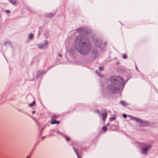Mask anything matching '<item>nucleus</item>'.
<instances>
[{"mask_svg": "<svg viewBox=\"0 0 158 158\" xmlns=\"http://www.w3.org/2000/svg\"><path fill=\"white\" fill-rule=\"evenodd\" d=\"M48 45V44L47 43V41H45V44H39L38 45V47L40 48H46Z\"/></svg>", "mask_w": 158, "mask_h": 158, "instance_id": "5", "label": "nucleus"}, {"mask_svg": "<svg viewBox=\"0 0 158 158\" xmlns=\"http://www.w3.org/2000/svg\"><path fill=\"white\" fill-rule=\"evenodd\" d=\"M99 70L100 71H102L104 70V67L102 66L100 67L99 68Z\"/></svg>", "mask_w": 158, "mask_h": 158, "instance_id": "18", "label": "nucleus"}, {"mask_svg": "<svg viewBox=\"0 0 158 158\" xmlns=\"http://www.w3.org/2000/svg\"><path fill=\"white\" fill-rule=\"evenodd\" d=\"M66 141H69L70 140L69 138L68 137H66Z\"/></svg>", "mask_w": 158, "mask_h": 158, "instance_id": "20", "label": "nucleus"}, {"mask_svg": "<svg viewBox=\"0 0 158 158\" xmlns=\"http://www.w3.org/2000/svg\"><path fill=\"white\" fill-rule=\"evenodd\" d=\"M135 119L137 123H139L141 126H145V125L142 122V120L140 119Z\"/></svg>", "mask_w": 158, "mask_h": 158, "instance_id": "7", "label": "nucleus"}, {"mask_svg": "<svg viewBox=\"0 0 158 158\" xmlns=\"http://www.w3.org/2000/svg\"><path fill=\"white\" fill-rule=\"evenodd\" d=\"M128 117H130L131 118V116L129 115Z\"/></svg>", "mask_w": 158, "mask_h": 158, "instance_id": "25", "label": "nucleus"}, {"mask_svg": "<svg viewBox=\"0 0 158 158\" xmlns=\"http://www.w3.org/2000/svg\"><path fill=\"white\" fill-rule=\"evenodd\" d=\"M150 147L151 146H150L146 145L145 148L142 149V153L144 154H147Z\"/></svg>", "mask_w": 158, "mask_h": 158, "instance_id": "4", "label": "nucleus"}, {"mask_svg": "<svg viewBox=\"0 0 158 158\" xmlns=\"http://www.w3.org/2000/svg\"><path fill=\"white\" fill-rule=\"evenodd\" d=\"M59 118V115H54L52 116V118Z\"/></svg>", "mask_w": 158, "mask_h": 158, "instance_id": "12", "label": "nucleus"}, {"mask_svg": "<svg viewBox=\"0 0 158 158\" xmlns=\"http://www.w3.org/2000/svg\"><path fill=\"white\" fill-rule=\"evenodd\" d=\"M58 56L61 57L62 56V55L60 54H58Z\"/></svg>", "mask_w": 158, "mask_h": 158, "instance_id": "23", "label": "nucleus"}, {"mask_svg": "<svg viewBox=\"0 0 158 158\" xmlns=\"http://www.w3.org/2000/svg\"><path fill=\"white\" fill-rule=\"evenodd\" d=\"M123 57L124 59H126L127 58V55L126 54H124L123 55Z\"/></svg>", "mask_w": 158, "mask_h": 158, "instance_id": "16", "label": "nucleus"}, {"mask_svg": "<svg viewBox=\"0 0 158 158\" xmlns=\"http://www.w3.org/2000/svg\"><path fill=\"white\" fill-rule=\"evenodd\" d=\"M100 76V77H102V75Z\"/></svg>", "mask_w": 158, "mask_h": 158, "instance_id": "31", "label": "nucleus"}, {"mask_svg": "<svg viewBox=\"0 0 158 158\" xmlns=\"http://www.w3.org/2000/svg\"><path fill=\"white\" fill-rule=\"evenodd\" d=\"M45 73V72H44L42 71H39L37 73V75L38 76L41 75L42 74Z\"/></svg>", "mask_w": 158, "mask_h": 158, "instance_id": "10", "label": "nucleus"}, {"mask_svg": "<svg viewBox=\"0 0 158 158\" xmlns=\"http://www.w3.org/2000/svg\"><path fill=\"white\" fill-rule=\"evenodd\" d=\"M35 113V111H32V114H34V113Z\"/></svg>", "mask_w": 158, "mask_h": 158, "instance_id": "24", "label": "nucleus"}, {"mask_svg": "<svg viewBox=\"0 0 158 158\" xmlns=\"http://www.w3.org/2000/svg\"><path fill=\"white\" fill-rule=\"evenodd\" d=\"M6 12L8 13H9L10 12V11L9 10H6Z\"/></svg>", "mask_w": 158, "mask_h": 158, "instance_id": "22", "label": "nucleus"}, {"mask_svg": "<svg viewBox=\"0 0 158 158\" xmlns=\"http://www.w3.org/2000/svg\"><path fill=\"white\" fill-rule=\"evenodd\" d=\"M110 80L112 83L110 85V89L114 92L119 91L120 87L123 86L125 83L124 80L120 77L112 76Z\"/></svg>", "mask_w": 158, "mask_h": 158, "instance_id": "2", "label": "nucleus"}, {"mask_svg": "<svg viewBox=\"0 0 158 158\" xmlns=\"http://www.w3.org/2000/svg\"><path fill=\"white\" fill-rule=\"evenodd\" d=\"M136 69H137H137H138V68H137V67H136Z\"/></svg>", "mask_w": 158, "mask_h": 158, "instance_id": "32", "label": "nucleus"}, {"mask_svg": "<svg viewBox=\"0 0 158 158\" xmlns=\"http://www.w3.org/2000/svg\"><path fill=\"white\" fill-rule=\"evenodd\" d=\"M109 118L112 119V118H113L111 117V118Z\"/></svg>", "mask_w": 158, "mask_h": 158, "instance_id": "26", "label": "nucleus"}, {"mask_svg": "<svg viewBox=\"0 0 158 158\" xmlns=\"http://www.w3.org/2000/svg\"><path fill=\"white\" fill-rule=\"evenodd\" d=\"M35 101H34L32 103L30 104V106H33L35 104Z\"/></svg>", "mask_w": 158, "mask_h": 158, "instance_id": "19", "label": "nucleus"}, {"mask_svg": "<svg viewBox=\"0 0 158 158\" xmlns=\"http://www.w3.org/2000/svg\"><path fill=\"white\" fill-rule=\"evenodd\" d=\"M123 117L124 118H126L127 117V115L126 114H123Z\"/></svg>", "mask_w": 158, "mask_h": 158, "instance_id": "21", "label": "nucleus"}, {"mask_svg": "<svg viewBox=\"0 0 158 158\" xmlns=\"http://www.w3.org/2000/svg\"><path fill=\"white\" fill-rule=\"evenodd\" d=\"M105 119H103V121L104 122L105 121Z\"/></svg>", "mask_w": 158, "mask_h": 158, "instance_id": "29", "label": "nucleus"}, {"mask_svg": "<svg viewBox=\"0 0 158 158\" xmlns=\"http://www.w3.org/2000/svg\"><path fill=\"white\" fill-rule=\"evenodd\" d=\"M135 118V119H136V118Z\"/></svg>", "mask_w": 158, "mask_h": 158, "instance_id": "28", "label": "nucleus"}, {"mask_svg": "<svg viewBox=\"0 0 158 158\" xmlns=\"http://www.w3.org/2000/svg\"><path fill=\"white\" fill-rule=\"evenodd\" d=\"M94 112L100 115V117H101L102 116L103 118H106L107 117V112L106 111H104L103 113L101 114L99 111L97 109L95 110Z\"/></svg>", "mask_w": 158, "mask_h": 158, "instance_id": "3", "label": "nucleus"}, {"mask_svg": "<svg viewBox=\"0 0 158 158\" xmlns=\"http://www.w3.org/2000/svg\"><path fill=\"white\" fill-rule=\"evenodd\" d=\"M54 15V14H53L52 13H48L47 14L46 17L48 18H51Z\"/></svg>", "mask_w": 158, "mask_h": 158, "instance_id": "9", "label": "nucleus"}, {"mask_svg": "<svg viewBox=\"0 0 158 158\" xmlns=\"http://www.w3.org/2000/svg\"><path fill=\"white\" fill-rule=\"evenodd\" d=\"M73 149L74 150V151L76 153L78 158H79V154L78 153L77 150L74 147H73Z\"/></svg>", "mask_w": 158, "mask_h": 158, "instance_id": "14", "label": "nucleus"}, {"mask_svg": "<svg viewBox=\"0 0 158 158\" xmlns=\"http://www.w3.org/2000/svg\"><path fill=\"white\" fill-rule=\"evenodd\" d=\"M120 104L123 105V106H126V102L124 101H121L120 102Z\"/></svg>", "mask_w": 158, "mask_h": 158, "instance_id": "13", "label": "nucleus"}, {"mask_svg": "<svg viewBox=\"0 0 158 158\" xmlns=\"http://www.w3.org/2000/svg\"><path fill=\"white\" fill-rule=\"evenodd\" d=\"M9 2L14 5H15L16 4V2L15 0H9Z\"/></svg>", "mask_w": 158, "mask_h": 158, "instance_id": "11", "label": "nucleus"}, {"mask_svg": "<svg viewBox=\"0 0 158 158\" xmlns=\"http://www.w3.org/2000/svg\"><path fill=\"white\" fill-rule=\"evenodd\" d=\"M34 36L32 33H31L29 35V38L30 39H32L33 38Z\"/></svg>", "mask_w": 158, "mask_h": 158, "instance_id": "15", "label": "nucleus"}, {"mask_svg": "<svg viewBox=\"0 0 158 158\" xmlns=\"http://www.w3.org/2000/svg\"><path fill=\"white\" fill-rule=\"evenodd\" d=\"M77 31L79 33H84L85 32H85L87 34V32L86 31H85V30L84 29L82 28H78L77 30Z\"/></svg>", "mask_w": 158, "mask_h": 158, "instance_id": "6", "label": "nucleus"}, {"mask_svg": "<svg viewBox=\"0 0 158 158\" xmlns=\"http://www.w3.org/2000/svg\"><path fill=\"white\" fill-rule=\"evenodd\" d=\"M102 129L104 131H106L107 130V128L106 126L103 127Z\"/></svg>", "mask_w": 158, "mask_h": 158, "instance_id": "17", "label": "nucleus"}, {"mask_svg": "<svg viewBox=\"0 0 158 158\" xmlns=\"http://www.w3.org/2000/svg\"><path fill=\"white\" fill-rule=\"evenodd\" d=\"M109 123H108L107 124V125L109 126Z\"/></svg>", "mask_w": 158, "mask_h": 158, "instance_id": "27", "label": "nucleus"}, {"mask_svg": "<svg viewBox=\"0 0 158 158\" xmlns=\"http://www.w3.org/2000/svg\"><path fill=\"white\" fill-rule=\"evenodd\" d=\"M88 41L87 37L82 36H77L75 39V47L77 52L81 55H87L91 51V45Z\"/></svg>", "mask_w": 158, "mask_h": 158, "instance_id": "1", "label": "nucleus"}, {"mask_svg": "<svg viewBox=\"0 0 158 158\" xmlns=\"http://www.w3.org/2000/svg\"><path fill=\"white\" fill-rule=\"evenodd\" d=\"M26 158H29V156H27Z\"/></svg>", "mask_w": 158, "mask_h": 158, "instance_id": "30", "label": "nucleus"}, {"mask_svg": "<svg viewBox=\"0 0 158 158\" xmlns=\"http://www.w3.org/2000/svg\"><path fill=\"white\" fill-rule=\"evenodd\" d=\"M51 123L52 124H58L59 123V122L55 120H53L51 122Z\"/></svg>", "mask_w": 158, "mask_h": 158, "instance_id": "8", "label": "nucleus"}, {"mask_svg": "<svg viewBox=\"0 0 158 158\" xmlns=\"http://www.w3.org/2000/svg\"><path fill=\"white\" fill-rule=\"evenodd\" d=\"M97 71H96V73H97Z\"/></svg>", "mask_w": 158, "mask_h": 158, "instance_id": "33", "label": "nucleus"}]
</instances>
